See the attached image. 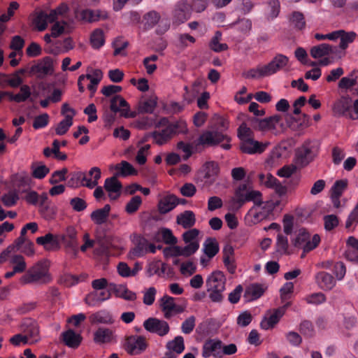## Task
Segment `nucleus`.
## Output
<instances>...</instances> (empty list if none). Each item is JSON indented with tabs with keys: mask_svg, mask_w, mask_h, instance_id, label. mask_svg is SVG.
<instances>
[{
	"mask_svg": "<svg viewBox=\"0 0 358 358\" xmlns=\"http://www.w3.org/2000/svg\"><path fill=\"white\" fill-rule=\"evenodd\" d=\"M53 71L52 59L50 57L43 58L41 62L31 67V72L38 77H44Z\"/></svg>",
	"mask_w": 358,
	"mask_h": 358,
	"instance_id": "23",
	"label": "nucleus"
},
{
	"mask_svg": "<svg viewBox=\"0 0 358 358\" xmlns=\"http://www.w3.org/2000/svg\"><path fill=\"white\" fill-rule=\"evenodd\" d=\"M310 237V234L306 229H300L296 238L292 241V244L296 248H303V252H308L317 248L320 242L318 234H315L311 241Z\"/></svg>",
	"mask_w": 358,
	"mask_h": 358,
	"instance_id": "6",
	"label": "nucleus"
},
{
	"mask_svg": "<svg viewBox=\"0 0 358 358\" xmlns=\"http://www.w3.org/2000/svg\"><path fill=\"white\" fill-rule=\"evenodd\" d=\"M123 347L128 354L137 355L146 350L148 343L145 338L142 336L131 335L124 338Z\"/></svg>",
	"mask_w": 358,
	"mask_h": 358,
	"instance_id": "7",
	"label": "nucleus"
},
{
	"mask_svg": "<svg viewBox=\"0 0 358 358\" xmlns=\"http://www.w3.org/2000/svg\"><path fill=\"white\" fill-rule=\"evenodd\" d=\"M284 314V307L275 309L273 313L268 317H264L262 320L260 322L261 328L265 330L273 328L276 324L278 323Z\"/></svg>",
	"mask_w": 358,
	"mask_h": 358,
	"instance_id": "27",
	"label": "nucleus"
},
{
	"mask_svg": "<svg viewBox=\"0 0 358 358\" xmlns=\"http://www.w3.org/2000/svg\"><path fill=\"white\" fill-rule=\"evenodd\" d=\"M315 279L320 288L325 291L332 289L336 284L334 277L325 271L318 272L315 275Z\"/></svg>",
	"mask_w": 358,
	"mask_h": 358,
	"instance_id": "25",
	"label": "nucleus"
},
{
	"mask_svg": "<svg viewBox=\"0 0 358 358\" xmlns=\"http://www.w3.org/2000/svg\"><path fill=\"white\" fill-rule=\"evenodd\" d=\"M141 203H142L141 197L138 195L134 196L127 203V205L125 206V211L128 214H130V215L134 214L138 210Z\"/></svg>",
	"mask_w": 358,
	"mask_h": 358,
	"instance_id": "63",
	"label": "nucleus"
},
{
	"mask_svg": "<svg viewBox=\"0 0 358 358\" xmlns=\"http://www.w3.org/2000/svg\"><path fill=\"white\" fill-rule=\"evenodd\" d=\"M92 324H111L114 322L112 314L106 309L100 310L90 316Z\"/></svg>",
	"mask_w": 358,
	"mask_h": 358,
	"instance_id": "31",
	"label": "nucleus"
},
{
	"mask_svg": "<svg viewBox=\"0 0 358 358\" xmlns=\"http://www.w3.org/2000/svg\"><path fill=\"white\" fill-rule=\"evenodd\" d=\"M262 194L257 190H248L246 184L240 185L235 190L234 196L231 199V207L238 210L246 202L253 201L255 206L262 204Z\"/></svg>",
	"mask_w": 358,
	"mask_h": 358,
	"instance_id": "3",
	"label": "nucleus"
},
{
	"mask_svg": "<svg viewBox=\"0 0 358 358\" xmlns=\"http://www.w3.org/2000/svg\"><path fill=\"white\" fill-rule=\"evenodd\" d=\"M231 138L223 130L210 129L203 131L196 141V145H202L203 147H214L221 143V147L224 150H229Z\"/></svg>",
	"mask_w": 358,
	"mask_h": 358,
	"instance_id": "4",
	"label": "nucleus"
},
{
	"mask_svg": "<svg viewBox=\"0 0 358 358\" xmlns=\"http://www.w3.org/2000/svg\"><path fill=\"white\" fill-rule=\"evenodd\" d=\"M50 280L49 263L47 260L40 261L36 263L21 278V282L24 284L31 282L46 284L50 282Z\"/></svg>",
	"mask_w": 358,
	"mask_h": 358,
	"instance_id": "5",
	"label": "nucleus"
},
{
	"mask_svg": "<svg viewBox=\"0 0 358 358\" xmlns=\"http://www.w3.org/2000/svg\"><path fill=\"white\" fill-rule=\"evenodd\" d=\"M289 63V58L282 54H277L272 60L264 65L268 76L276 73L287 66Z\"/></svg>",
	"mask_w": 358,
	"mask_h": 358,
	"instance_id": "19",
	"label": "nucleus"
},
{
	"mask_svg": "<svg viewBox=\"0 0 358 358\" xmlns=\"http://www.w3.org/2000/svg\"><path fill=\"white\" fill-rule=\"evenodd\" d=\"M179 199L173 195L169 194L162 198L158 204V209L161 214H166L173 210L178 204Z\"/></svg>",
	"mask_w": 358,
	"mask_h": 358,
	"instance_id": "26",
	"label": "nucleus"
},
{
	"mask_svg": "<svg viewBox=\"0 0 358 358\" xmlns=\"http://www.w3.org/2000/svg\"><path fill=\"white\" fill-rule=\"evenodd\" d=\"M352 105L351 100L348 98H342L337 101L333 107L334 113L339 116H348L352 113Z\"/></svg>",
	"mask_w": 358,
	"mask_h": 358,
	"instance_id": "30",
	"label": "nucleus"
},
{
	"mask_svg": "<svg viewBox=\"0 0 358 358\" xmlns=\"http://www.w3.org/2000/svg\"><path fill=\"white\" fill-rule=\"evenodd\" d=\"M331 271L337 280H342L346 273V267L343 262H336L334 264Z\"/></svg>",
	"mask_w": 358,
	"mask_h": 358,
	"instance_id": "64",
	"label": "nucleus"
},
{
	"mask_svg": "<svg viewBox=\"0 0 358 358\" xmlns=\"http://www.w3.org/2000/svg\"><path fill=\"white\" fill-rule=\"evenodd\" d=\"M62 338L65 345L72 348H78L82 341L81 336L72 329L64 331L62 334Z\"/></svg>",
	"mask_w": 358,
	"mask_h": 358,
	"instance_id": "37",
	"label": "nucleus"
},
{
	"mask_svg": "<svg viewBox=\"0 0 358 358\" xmlns=\"http://www.w3.org/2000/svg\"><path fill=\"white\" fill-rule=\"evenodd\" d=\"M243 76L246 78L256 79L259 78L267 77V73L264 65H259L257 68L250 69L248 71L243 73Z\"/></svg>",
	"mask_w": 358,
	"mask_h": 358,
	"instance_id": "59",
	"label": "nucleus"
},
{
	"mask_svg": "<svg viewBox=\"0 0 358 358\" xmlns=\"http://www.w3.org/2000/svg\"><path fill=\"white\" fill-rule=\"evenodd\" d=\"M259 184L267 188L273 189L279 196H283L287 193V188L272 174L260 173L258 176Z\"/></svg>",
	"mask_w": 358,
	"mask_h": 358,
	"instance_id": "15",
	"label": "nucleus"
},
{
	"mask_svg": "<svg viewBox=\"0 0 358 358\" xmlns=\"http://www.w3.org/2000/svg\"><path fill=\"white\" fill-rule=\"evenodd\" d=\"M38 245H42L45 250L56 251L61 248L59 234L48 233L45 236L38 237L36 240Z\"/></svg>",
	"mask_w": 358,
	"mask_h": 358,
	"instance_id": "17",
	"label": "nucleus"
},
{
	"mask_svg": "<svg viewBox=\"0 0 358 358\" xmlns=\"http://www.w3.org/2000/svg\"><path fill=\"white\" fill-rule=\"evenodd\" d=\"M115 169L118 171L115 174L118 177H126L137 174V171L127 161H122L120 164H117L115 166Z\"/></svg>",
	"mask_w": 358,
	"mask_h": 358,
	"instance_id": "46",
	"label": "nucleus"
},
{
	"mask_svg": "<svg viewBox=\"0 0 358 358\" xmlns=\"http://www.w3.org/2000/svg\"><path fill=\"white\" fill-rule=\"evenodd\" d=\"M113 337V331L106 327H99L94 333V341L99 344L110 343Z\"/></svg>",
	"mask_w": 358,
	"mask_h": 358,
	"instance_id": "34",
	"label": "nucleus"
},
{
	"mask_svg": "<svg viewBox=\"0 0 358 358\" xmlns=\"http://www.w3.org/2000/svg\"><path fill=\"white\" fill-rule=\"evenodd\" d=\"M90 44L94 49H99L105 44L104 34L102 29H94L90 36Z\"/></svg>",
	"mask_w": 358,
	"mask_h": 358,
	"instance_id": "49",
	"label": "nucleus"
},
{
	"mask_svg": "<svg viewBox=\"0 0 358 358\" xmlns=\"http://www.w3.org/2000/svg\"><path fill=\"white\" fill-rule=\"evenodd\" d=\"M10 264H14L13 269L15 272L22 273L25 271L27 264L24 257L20 255H15L11 257Z\"/></svg>",
	"mask_w": 358,
	"mask_h": 358,
	"instance_id": "62",
	"label": "nucleus"
},
{
	"mask_svg": "<svg viewBox=\"0 0 358 358\" xmlns=\"http://www.w3.org/2000/svg\"><path fill=\"white\" fill-rule=\"evenodd\" d=\"M221 39L222 33L220 31H217L209 44L210 49L214 52H220L228 49V45L226 43H220Z\"/></svg>",
	"mask_w": 358,
	"mask_h": 358,
	"instance_id": "56",
	"label": "nucleus"
},
{
	"mask_svg": "<svg viewBox=\"0 0 358 358\" xmlns=\"http://www.w3.org/2000/svg\"><path fill=\"white\" fill-rule=\"evenodd\" d=\"M289 22L292 26L297 30H302L306 27L304 15L299 11H294L290 15Z\"/></svg>",
	"mask_w": 358,
	"mask_h": 358,
	"instance_id": "52",
	"label": "nucleus"
},
{
	"mask_svg": "<svg viewBox=\"0 0 358 358\" xmlns=\"http://www.w3.org/2000/svg\"><path fill=\"white\" fill-rule=\"evenodd\" d=\"M86 179V173L82 171L71 172L67 180V186L71 188H77L83 186Z\"/></svg>",
	"mask_w": 358,
	"mask_h": 358,
	"instance_id": "44",
	"label": "nucleus"
},
{
	"mask_svg": "<svg viewBox=\"0 0 358 358\" xmlns=\"http://www.w3.org/2000/svg\"><path fill=\"white\" fill-rule=\"evenodd\" d=\"M166 348L173 351L176 354H181L185 350L184 339L181 336H177L173 340L169 341L166 345Z\"/></svg>",
	"mask_w": 358,
	"mask_h": 358,
	"instance_id": "51",
	"label": "nucleus"
},
{
	"mask_svg": "<svg viewBox=\"0 0 358 358\" xmlns=\"http://www.w3.org/2000/svg\"><path fill=\"white\" fill-rule=\"evenodd\" d=\"M265 289L266 288L261 284H250L245 289L244 297L248 301L256 300L264 294Z\"/></svg>",
	"mask_w": 358,
	"mask_h": 358,
	"instance_id": "33",
	"label": "nucleus"
},
{
	"mask_svg": "<svg viewBox=\"0 0 358 358\" xmlns=\"http://www.w3.org/2000/svg\"><path fill=\"white\" fill-rule=\"evenodd\" d=\"M73 124L72 115H66L64 120L59 122L55 129L57 135L62 136L66 134Z\"/></svg>",
	"mask_w": 358,
	"mask_h": 358,
	"instance_id": "60",
	"label": "nucleus"
},
{
	"mask_svg": "<svg viewBox=\"0 0 358 358\" xmlns=\"http://www.w3.org/2000/svg\"><path fill=\"white\" fill-rule=\"evenodd\" d=\"M50 16V13H47L46 12L41 11L36 17L34 22L39 31L45 30L48 23L54 22V20H52Z\"/></svg>",
	"mask_w": 358,
	"mask_h": 358,
	"instance_id": "53",
	"label": "nucleus"
},
{
	"mask_svg": "<svg viewBox=\"0 0 358 358\" xmlns=\"http://www.w3.org/2000/svg\"><path fill=\"white\" fill-rule=\"evenodd\" d=\"M337 39L340 38L339 48L342 50L348 48L349 44L354 42L357 37V34L355 31H345V30H337Z\"/></svg>",
	"mask_w": 358,
	"mask_h": 358,
	"instance_id": "42",
	"label": "nucleus"
},
{
	"mask_svg": "<svg viewBox=\"0 0 358 358\" xmlns=\"http://www.w3.org/2000/svg\"><path fill=\"white\" fill-rule=\"evenodd\" d=\"M278 205V201L272 200L266 202L262 201L260 206H254L248 212V214L252 216L253 222H257L266 219Z\"/></svg>",
	"mask_w": 358,
	"mask_h": 358,
	"instance_id": "9",
	"label": "nucleus"
},
{
	"mask_svg": "<svg viewBox=\"0 0 358 358\" xmlns=\"http://www.w3.org/2000/svg\"><path fill=\"white\" fill-rule=\"evenodd\" d=\"M143 327L152 334L164 336L169 332L170 327L167 322L157 317H149L143 322Z\"/></svg>",
	"mask_w": 358,
	"mask_h": 358,
	"instance_id": "12",
	"label": "nucleus"
},
{
	"mask_svg": "<svg viewBox=\"0 0 358 358\" xmlns=\"http://www.w3.org/2000/svg\"><path fill=\"white\" fill-rule=\"evenodd\" d=\"M160 14L156 10H150L145 13L142 19L143 29L145 31L152 29L157 24L160 20Z\"/></svg>",
	"mask_w": 358,
	"mask_h": 358,
	"instance_id": "35",
	"label": "nucleus"
},
{
	"mask_svg": "<svg viewBox=\"0 0 358 358\" xmlns=\"http://www.w3.org/2000/svg\"><path fill=\"white\" fill-rule=\"evenodd\" d=\"M110 286V290L114 292L115 296L131 301L136 299V294L129 290L127 285L111 283Z\"/></svg>",
	"mask_w": 358,
	"mask_h": 358,
	"instance_id": "28",
	"label": "nucleus"
},
{
	"mask_svg": "<svg viewBox=\"0 0 358 358\" xmlns=\"http://www.w3.org/2000/svg\"><path fill=\"white\" fill-rule=\"evenodd\" d=\"M38 245H42L45 250L56 251L61 248L59 234L48 233L45 236L38 237L36 240Z\"/></svg>",
	"mask_w": 358,
	"mask_h": 358,
	"instance_id": "18",
	"label": "nucleus"
},
{
	"mask_svg": "<svg viewBox=\"0 0 358 358\" xmlns=\"http://www.w3.org/2000/svg\"><path fill=\"white\" fill-rule=\"evenodd\" d=\"M313 145L310 143H305L296 151L294 163L299 168L307 166L315 157Z\"/></svg>",
	"mask_w": 358,
	"mask_h": 358,
	"instance_id": "8",
	"label": "nucleus"
},
{
	"mask_svg": "<svg viewBox=\"0 0 358 358\" xmlns=\"http://www.w3.org/2000/svg\"><path fill=\"white\" fill-rule=\"evenodd\" d=\"M20 330L32 344L40 340L38 324L31 318H24L21 322Z\"/></svg>",
	"mask_w": 358,
	"mask_h": 358,
	"instance_id": "14",
	"label": "nucleus"
},
{
	"mask_svg": "<svg viewBox=\"0 0 358 358\" xmlns=\"http://www.w3.org/2000/svg\"><path fill=\"white\" fill-rule=\"evenodd\" d=\"M292 121L289 124V127L294 131H300L307 128L310 125V116L303 113L301 117L297 118H292Z\"/></svg>",
	"mask_w": 358,
	"mask_h": 358,
	"instance_id": "47",
	"label": "nucleus"
},
{
	"mask_svg": "<svg viewBox=\"0 0 358 358\" xmlns=\"http://www.w3.org/2000/svg\"><path fill=\"white\" fill-rule=\"evenodd\" d=\"M300 333L306 338H312L315 336V331L313 323L309 320H303L299 324Z\"/></svg>",
	"mask_w": 358,
	"mask_h": 358,
	"instance_id": "61",
	"label": "nucleus"
},
{
	"mask_svg": "<svg viewBox=\"0 0 358 358\" xmlns=\"http://www.w3.org/2000/svg\"><path fill=\"white\" fill-rule=\"evenodd\" d=\"M111 292L110 287L107 290H93L85 296L84 301L91 307L100 306L103 302L110 299Z\"/></svg>",
	"mask_w": 358,
	"mask_h": 358,
	"instance_id": "16",
	"label": "nucleus"
},
{
	"mask_svg": "<svg viewBox=\"0 0 358 358\" xmlns=\"http://www.w3.org/2000/svg\"><path fill=\"white\" fill-rule=\"evenodd\" d=\"M280 3L279 0H268L267 1L266 17L268 20L276 18L280 13Z\"/></svg>",
	"mask_w": 358,
	"mask_h": 358,
	"instance_id": "55",
	"label": "nucleus"
},
{
	"mask_svg": "<svg viewBox=\"0 0 358 358\" xmlns=\"http://www.w3.org/2000/svg\"><path fill=\"white\" fill-rule=\"evenodd\" d=\"M155 128L158 129L151 132L153 142L158 145H163L179 134H187L188 128L183 120L171 121L168 117H163L155 123Z\"/></svg>",
	"mask_w": 358,
	"mask_h": 358,
	"instance_id": "2",
	"label": "nucleus"
},
{
	"mask_svg": "<svg viewBox=\"0 0 358 358\" xmlns=\"http://www.w3.org/2000/svg\"><path fill=\"white\" fill-rule=\"evenodd\" d=\"M176 221L177 223L183 228H191L196 222L195 215L191 210H185L177 216Z\"/></svg>",
	"mask_w": 358,
	"mask_h": 358,
	"instance_id": "41",
	"label": "nucleus"
},
{
	"mask_svg": "<svg viewBox=\"0 0 358 358\" xmlns=\"http://www.w3.org/2000/svg\"><path fill=\"white\" fill-rule=\"evenodd\" d=\"M191 12L189 6L186 1H178L172 11V24L179 26L190 18Z\"/></svg>",
	"mask_w": 358,
	"mask_h": 358,
	"instance_id": "11",
	"label": "nucleus"
},
{
	"mask_svg": "<svg viewBox=\"0 0 358 358\" xmlns=\"http://www.w3.org/2000/svg\"><path fill=\"white\" fill-rule=\"evenodd\" d=\"M134 244L135 246L129 252L131 258L141 257L147 254L148 240L145 238L136 236Z\"/></svg>",
	"mask_w": 358,
	"mask_h": 358,
	"instance_id": "29",
	"label": "nucleus"
},
{
	"mask_svg": "<svg viewBox=\"0 0 358 358\" xmlns=\"http://www.w3.org/2000/svg\"><path fill=\"white\" fill-rule=\"evenodd\" d=\"M101 175V169L96 166L92 167L86 174V180L83 184V187H87L89 189H93L98 185V180L100 179Z\"/></svg>",
	"mask_w": 358,
	"mask_h": 358,
	"instance_id": "39",
	"label": "nucleus"
},
{
	"mask_svg": "<svg viewBox=\"0 0 358 358\" xmlns=\"http://www.w3.org/2000/svg\"><path fill=\"white\" fill-rule=\"evenodd\" d=\"M222 341L209 339L203 345L202 355L203 357H208L211 354L222 348Z\"/></svg>",
	"mask_w": 358,
	"mask_h": 358,
	"instance_id": "50",
	"label": "nucleus"
},
{
	"mask_svg": "<svg viewBox=\"0 0 358 358\" xmlns=\"http://www.w3.org/2000/svg\"><path fill=\"white\" fill-rule=\"evenodd\" d=\"M156 106V99L153 98H149L145 101L139 102L138 110L139 113H152Z\"/></svg>",
	"mask_w": 358,
	"mask_h": 358,
	"instance_id": "57",
	"label": "nucleus"
},
{
	"mask_svg": "<svg viewBox=\"0 0 358 358\" xmlns=\"http://www.w3.org/2000/svg\"><path fill=\"white\" fill-rule=\"evenodd\" d=\"M54 22L55 24L51 29V36L52 37L57 38L64 33H69L70 31V24L68 20H56Z\"/></svg>",
	"mask_w": 358,
	"mask_h": 358,
	"instance_id": "45",
	"label": "nucleus"
},
{
	"mask_svg": "<svg viewBox=\"0 0 358 358\" xmlns=\"http://www.w3.org/2000/svg\"><path fill=\"white\" fill-rule=\"evenodd\" d=\"M206 289H225L226 277L222 271L213 272L206 282Z\"/></svg>",
	"mask_w": 358,
	"mask_h": 358,
	"instance_id": "21",
	"label": "nucleus"
},
{
	"mask_svg": "<svg viewBox=\"0 0 358 358\" xmlns=\"http://www.w3.org/2000/svg\"><path fill=\"white\" fill-rule=\"evenodd\" d=\"M110 108L113 113H120V115L125 118L135 117L136 116V113L130 111L129 104L120 95H115L112 97Z\"/></svg>",
	"mask_w": 358,
	"mask_h": 358,
	"instance_id": "13",
	"label": "nucleus"
},
{
	"mask_svg": "<svg viewBox=\"0 0 358 358\" xmlns=\"http://www.w3.org/2000/svg\"><path fill=\"white\" fill-rule=\"evenodd\" d=\"M69 11V6L66 3H62L57 8L50 11V17L52 20H54V22L59 19H61V20H65L69 22L70 19L67 17Z\"/></svg>",
	"mask_w": 358,
	"mask_h": 358,
	"instance_id": "43",
	"label": "nucleus"
},
{
	"mask_svg": "<svg viewBox=\"0 0 358 358\" xmlns=\"http://www.w3.org/2000/svg\"><path fill=\"white\" fill-rule=\"evenodd\" d=\"M31 176L36 179H43L50 172V169L44 164L36 166V163H33L31 166Z\"/></svg>",
	"mask_w": 358,
	"mask_h": 358,
	"instance_id": "58",
	"label": "nucleus"
},
{
	"mask_svg": "<svg viewBox=\"0 0 358 358\" xmlns=\"http://www.w3.org/2000/svg\"><path fill=\"white\" fill-rule=\"evenodd\" d=\"M282 117L280 115H275L264 119H259L252 117L248 119L250 126L254 129L259 131H268L274 129L275 125L281 120Z\"/></svg>",
	"mask_w": 358,
	"mask_h": 358,
	"instance_id": "10",
	"label": "nucleus"
},
{
	"mask_svg": "<svg viewBox=\"0 0 358 358\" xmlns=\"http://www.w3.org/2000/svg\"><path fill=\"white\" fill-rule=\"evenodd\" d=\"M203 250L209 259H212L220 250L218 242L215 238H207L203 243Z\"/></svg>",
	"mask_w": 358,
	"mask_h": 358,
	"instance_id": "40",
	"label": "nucleus"
},
{
	"mask_svg": "<svg viewBox=\"0 0 358 358\" xmlns=\"http://www.w3.org/2000/svg\"><path fill=\"white\" fill-rule=\"evenodd\" d=\"M160 307L162 310H167L169 311H173L175 314L181 313L184 311L185 308L177 305L174 301V298L168 295H164L160 299Z\"/></svg>",
	"mask_w": 358,
	"mask_h": 358,
	"instance_id": "36",
	"label": "nucleus"
},
{
	"mask_svg": "<svg viewBox=\"0 0 358 358\" xmlns=\"http://www.w3.org/2000/svg\"><path fill=\"white\" fill-rule=\"evenodd\" d=\"M110 211V206L106 204L102 208L94 210L90 215V218L94 224L101 225L108 220Z\"/></svg>",
	"mask_w": 358,
	"mask_h": 358,
	"instance_id": "32",
	"label": "nucleus"
},
{
	"mask_svg": "<svg viewBox=\"0 0 358 358\" xmlns=\"http://www.w3.org/2000/svg\"><path fill=\"white\" fill-rule=\"evenodd\" d=\"M59 237L61 243H62L66 248L73 250L75 254L77 252V231L73 227H68L65 233L63 234H59Z\"/></svg>",
	"mask_w": 358,
	"mask_h": 358,
	"instance_id": "22",
	"label": "nucleus"
},
{
	"mask_svg": "<svg viewBox=\"0 0 358 358\" xmlns=\"http://www.w3.org/2000/svg\"><path fill=\"white\" fill-rule=\"evenodd\" d=\"M268 145V143H262L254 140L253 137L241 141L240 143V149L244 153L252 155L263 152Z\"/></svg>",
	"mask_w": 358,
	"mask_h": 358,
	"instance_id": "20",
	"label": "nucleus"
},
{
	"mask_svg": "<svg viewBox=\"0 0 358 358\" xmlns=\"http://www.w3.org/2000/svg\"><path fill=\"white\" fill-rule=\"evenodd\" d=\"M155 128L158 129L151 132L153 142L158 145H163L179 134H187L188 128L183 120L171 121L168 117H163L155 123Z\"/></svg>",
	"mask_w": 358,
	"mask_h": 358,
	"instance_id": "1",
	"label": "nucleus"
},
{
	"mask_svg": "<svg viewBox=\"0 0 358 358\" xmlns=\"http://www.w3.org/2000/svg\"><path fill=\"white\" fill-rule=\"evenodd\" d=\"M117 177L114 174L113 176L106 178L104 182V188L108 192V196L112 200L118 199L121 194L122 185L117 180Z\"/></svg>",
	"mask_w": 358,
	"mask_h": 358,
	"instance_id": "24",
	"label": "nucleus"
},
{
	"mask_svg": "<svg viewBox=\"0 0 358 358\" xmlns=\"http://www.w3.org/2000/svg\"><path fill=\"white\" fill-rule=\"evenodd\" d=\"M27 241L24 237L20 236L16 238L13 244L0 254V264L6 262L11 252L20 250Z\"/></svg>",
	"mask_w": 358,
	"mask_h": 358,
	"instance_id": "38",
	"label": "nucleus"
},
{
	"mask_svg": "<svg viewBox=\"0 0 358 358\" xmlns=\"http://www.w3.org/2000/svg\"><path fill=\"white\" fill-rule=\"evenodd\" d=\"M332 52V48L330 45L327 43H322L320 45L313 46L310 49V55L313 58L317 59L328 55Z\"/></svg>",
	"mask_w": 358,
	"mask_h": 358,
	"instance_id": "48",
	"label": "nucleus"
},
{
	"mask_svg": "<svg viewBox=\"0 0 358 358\" xmlns=\"http://www.w3.org/2000/svg\"><path fill=\"white\" fill-rule=\"evenodd\" d=\"M31 96V90L29 85H24L20 87V92L16 94L11 93L10 101H15L16 103L24 102Z\"/></svg>",
	"mask_w": 358,
	"mask_h": 358,
	"instance_id": "54",
	"label": "nucleus"
}]
</instances>
